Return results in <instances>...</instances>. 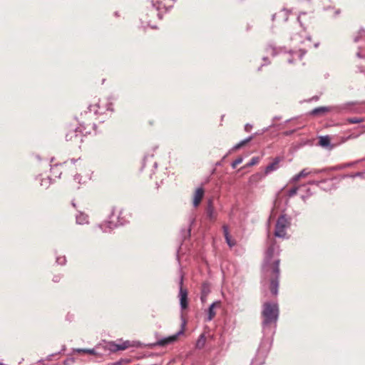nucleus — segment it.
Masks as SVG:
<instances>
[{
	"label": "nucleus",
	"instance_id": "obj_1",
	"mask_svg": "<svg viewBox=\"0 0 365 365\" xmlns=\"http://www.w3.org/2000/svg\"><path fill=\"white\" fill-rule=\"evenodd\" d=\"M278 247L271 245L266 253L263 264V272L267 277H270L269 289L274 295L278 293L279 276V259L277 258Z\"/></svg>",
	"mask_w": 365,
	"mask_h": 365
},
{
	"label": "nucleus",
	"instance_id": "obj_2",
	"mask_svg": "<svg viewBox=\"0 0 365 365\" xmlns=\"http://www.w3.org/2000/svg\"><path fill=\"white\" fill-rule=\"evenodd\" d=\"M262 316L263 319V329H266L272 324H275L279 316V308L277 304L273 302H265L263 304Z\"/></svg>",
	"mask_w": 365,
	"mask_h": 365
},
{
	"label": "nucleus",
	"instance_id": "obj_3",
	"mask_svg": "<svg viewBox=\"0 0 365 365\" xmlns=\"http://www.w3.org/2000/svg\"><path fill=\"white\" fill-rule=\"evenodd\" d=\"M270 344L262 342L257 351L256 356L252 361V365H262L264 363L265 359L269 350Z\"/></svg>",
	"mask_w": 365,
	"mask_h": 365
},
{
	"label": "nucleus",
	"instance_id": "obj_4",
	"mask_svg": "<svg viewBox=\"0 0 365 365\" xmlns=\"http://www.w3.org/2000/svg\"><path fill=\"white\" fill-rule=\"evenodd\" d=\"M289 221L284 215L280 216L276 223L274 235L278 237H285L286 230L289 227Z\"/></svg>",
	"mask_w": 365,
	"mask_h": 365
},
{
	"label": "nucleus",
	"instance_id": "obj_5",
	"mask_svg": "<svg viewBox=\"0 0 365 365\" xmlns=\"http://www.w3.org/2000/svg\"><path fill=\"white\" fill-rule=\"evenodd\" d=\"M133 344L130 341H125L120 343L109 342L106 344V348L110 351H116L119 350H125Z\"/></svg>",
	"mask_w": 365,
	"mask_h": 365
},
{
	"label": "nucleus",
	"instance_id": "obj_6",
	"mask_svg": "<svg viewBox=\"0 0 365 365\" xmlns=\"http://www.w3.org/2000/svg\"><path fill=\"white\" fill-rule=\"evenodd\" d=\"M292 41H293L296 44L298 43L305 44V47L311 46V38L308 36L305 31H302V34H296L293 35L291 38Z\"/></svg>",
	"mask_w": 365,
	"mask_h": 365
},
{
	"label": "nucleus",
	"instance_id": "obj_7",
	"mask_svg": "<svg viewBox=\"0 0 365 365\" xmlns=\"http://www.w3.org/2000/svg\"><path fill=\"white\" fill-rule=\"evenodd\" d=\"M182 276L180 278V292H179V297H180V304L181 309H185L187 307V292L186 289L182 288Z\"/></svg>",
	"mask_w": 365,
	"mask_h": 365
},
{
	"label": "nucleus",
	"instance_id": "obj_8",
	"mask_svg": "<svg viewBox=\"0 0 365 365\" xmlns=\"http://www.w3.org/2000/svg\"><path fill=\"white\" fill-rule=\"evenodd\" d=\"M220 307H221L220 301L214 302L208 308L207 316L206 320L208 322L212 320L213 318L216 315L215 309L220 308Z\"/></svg>",
	"mask_w": 365,
	"mask_h": 365
},
{
	"label": "nucleus",
	"instance_id": "obj_9",
	"mask_svg": "<svg viewBox=\"0 0 365 365\" xmlns=\"http://www.w3.org/2000/svg\"><path fill=\"white\" fill-rule=\"evenodd\" d=\"M182 333H183V330L181 329L178 333H176L175 334H174L173 336L165 337V338H163V339L159 340L158 341V344L160 346H165L167 344H172L174 341H175L177 340L178 337L180 335L182 334Z\"/></svg>",
	"mask_w": 365,
	"mask_h": 365
},
{
	"label": "nucleus",
	"instance_id": "obj_10",
	"mask_svg": "<svg viewBox=\"0 0 365 365\" xmlns=\"http://www.w3.org/2000/svg\"><path fill=\"white\" fill-rule=\"evenodd\" d=\"M116 227V225L112 222L111 220L103 222V223L98 225L97 228L101 230L103 232H109L113 228Z\"/></svg>",
	"mask_w": 365,
	"mask_h": 365
},
{
	"label": "nucleus",
	"instance_id": "obj_11",
	"mask_svg": "<svg viewBox=\"0 0 365 365\" xmlns=\"http://www.w3.org/2000/svg\"><path fill=\"white\" fill-rule=\"evenodd\" d=\"M203 196H204V190L202 187L197 188L195 190V192L193 196V202L192 203H193V206L195 207H197L200 205Z\"/></svg>",
	"mask_w": 365,
	"mask_h": 365
},
{
	"label": "nucleus",
	"instance_id": "obj_12",
	"mask_svg": "<svg viewBox=\"0 0 365 365\" xmlns=\"http://www.w3.org/2000/svg\"><path fill=\"white\" fill-rule=\"evenodd\" d=\"M281 161V158L277 157V158H275L273 160L272 163H271L270 164H269L266 168H265V174L267 175L269 173H270L272 171H274L276 170H277L279 168V163H280Z\"/></svg>",
	"mask_w": 365,
	"mask_h": 365
},
{
	"label": "nucleus",
	"instance_id": "obj_13",
	"mask_svg": "<svg viewBox=\"0 0 365 365\" xmlns=\"http://www.w3.org/2000/svg\"><path fill=\"white\" fill-rule=\"evenodd\" d=\"M319 145L322 148L329 150H331L334 147L332 145H331V140L328 135L319 137Z\"/></svg>",
	"mask_w": 365,
	"mask_h": 365
},
{
	"label": "nucleus",
	"instance_id": "obj_14",
	"mask_svg": "<svg viewBox=\"0 0 365 365\" xmlns=\"http://www.w3.org/2000/svg\"><path fill=\"white\" fill-rule=\"evenodd\" d=\"M207 215L210 220H213L215 217V209L212 205V201L211 200L208 202V205L207 208Z\"/></svg>",
	"mask_w": 365,
	"mask_h": 365
},
{
	"label": "nucleus",
	"instance_id": "obj_15",
	"mask_svg": "<svg viewBox=\"0 0 365 365\" xmlns=\"http://www.w3.org/2000/svg\"><path fill=\"white\" fill-rule=\"evenodd\" d=\"M76 222L79 225H83L88 222V217L84 213H79L76 215Z\"/></svg>",
	"mask_w": 365,
	"mask_h": 365
},
{
	"label": "nucleus",
	"instance_id": "obj_16",
	"mask_svg": "<svg viewBox=\"0 0 365 365\" xmlns=\"http://www.w3.org/2000/svg\"><path fill=\"white\" fill-rule=\"evenodd\" d=\"M330 110H331L330 107L322 106V107H319V108H314V110H312L311 113L312 115H317L324 113L330 111Z\"/></svg>",
	"mask_w": 365,
	"mask_h": 365
},
{
	"label": "nucleus",
	"instance_id": "obj_17",
	"mask_svg": "<svg viewBox=\"0 0 365 365\" xmlns=\"http://www.w3.org/2000/svg\"><path fill=\"white\" fill-rule=\"evenodd\" d=\"M74 352L89 354L91 355H98L96 349H76L73 350Z\"/></svg>",
	"mask_w": 365,
	"mask_h": 365
},
{
	"label": "nucleus",
	"instance_id": "obj_18",
	"mask_svg": "<svg viewBox=\"0 0 365 365\" xmlns=\"http://www.w3.org/2000/svg\"><path fill=\"white\" fill-rule=\"evenodd\" d=\"M223 232L227 243L230 247H233L235 245V242L230 240L228 232V227L226 225L223 226Z\"/></svg>",
	"mask_w": 365,
	"mask_h": 365
},
{
	"label": "nucleus",
	"instance_id": "obj_19",
	"mask_svg": "<svg viewBox=\"0 0 365 365\" xmlns=\"http://www.w3.org/2000/svg\"><path fill=\"white\" fill-rule=\"evenodd\" d=\"M206 339L204 334H201L196 342V347L202 349L205 344Z\"/></svg>",
	"mask_w": 365,
	"mask_h": 365
},
{
	"label": "nucleus",
	"instance_id": "obj_20",
	"mask_svg": "<svg viewBox=\"0 0 365 365\" xmlns=\"http://www.w3.org/2000/svg\"><path fill=\"white\" fill-rule=\"evenodd\" d=\"M319 173V170H309L307 168H305V169H303L300 173H299V175L301 176V178H305L307 177V175H309V174L311 173Z\"/></svg>",
	"mask_w": 365,
	"mask_h": 365
},
{
	"label": "nucleus",
	"instance_id": "obj_21",
	"mask_svg": "<svg viewBox=\"0 0 365 365\" xmlns=\"http://www.w3.org/2000/svg\"><path fill=\"white\" fill-rule=\"evenodd\" d=\"M210 292V285L207 283H204L202 286L201 289V294L205 296H207Z\"/></svg>",
	"mask_w": 365,
	"mask_h": 365
},
{
	"label": "nucleus",
	"instance_id": "obj_22",
	"mask_svg": "<svg viewBox=\"0 0 365 365\" xmlns=\"http://www.w3.org/2000/svg\"><path fill=\"white\" fill-rule=\"evenodd\" d=\"M361 39L365 41V30H360L358 36L354 38L356 42H359Z\"/></svg>",
	"mask_w": 365,
	"mask_h": 365
},
{
	"label": "nucleus",
	"instance_id": "obj_23",
	"mask_svg": "<svg viewBox=\"0 0 365 365\" xmlns=\"http://www.w3.org/2000/svg\"><path fill=\"white\" fill-rule=\"evenodd\" d=\"M347 121L349 123H361L364 121V119L361 118H357V117H354V118H349L347 119Z\"/></svg>",
	"mask_w": 365,
	"mask_h": 365
},
{
	"label": "nucleus",
	"instance_id": "obj_24",
	"mask_svg": "<svg viewBox=\"0 0 365 365\" xmlns=\"http://www.w3.org/2000/svg\"><path fill=\"white\" fill-rule=\"evenodd\" d=\"M305 53H306V51H305V49H304V48H299V53H297V52H292V56H293V55L297 56L298 58H299V59H301V58H302V56L303 55H304V54H305Z\"/></svg>",
	"mask_w": 365,
	"mask_h": 365
},
{
	"label": "nucleus",
	"instance_id": "obj_25",
	"mask_svg": "<svg viewBox=\"0 0 365 365\" xmlns=\"http://www.w3.org/2000/svg\"><path fill=\"white\" fill-rule=\"evenodd\" d=\"M259 162V157H253L251 160L247 163V166H253L255 165H257Z\"/></svg>",
	"mask_w": 365,
	"mask_h": 365
},
{
	"label": "nucleus",
	"instance_id": "obj_26",
	"mask_svg": "<svg viewBox=\"0 0 365 365\" xmlns=\"http://www.w3.org/2000/svg\"><path fill=\"white\" fill-rule=\"evenodd\" d=\"M50 184H51V179L49 178L41 180V186L47 187L49 186Z\"/></svg>",
	"mask_w": 365,
	"mask_h": 365
},
{
	"label": "nucleus",
	"instance_id": "obj_27",
	"mask_svg": "<svg viewBox=\"0 0 365 365\" xmlns=\"http://www.w3.org/2000/svg\"><path fill=\"white\" fill-rule=\"evenodd\" d=\"M243 159L242 157L237 158L235 160H234L232 163V168H235L238 165H240L242 162Z\"/></svg>",
	"mask_w": 365,
	"mask_h": 365
},
{
	"label": "nucleus",
	"instance_id": "obj_28",
	"mask_svg": "<svg viewBox=\"0 0 365 365\" xmlns=\"http://www.w3.org/2000/svg\"><path fill=\"white\" fill-rule=\"evenodd\" d=\"M253 137L252 136H250L248 138H247L246 139L243 140H241L240 143H239V145L240 146V148H242V146H244L245 145H246L247 143H249L250 141H251L252 140Z\"/></svg>",
	"mask_w": 365,
	"mask_h": 365
},
{
	"label": "nucleus",
	"instance_id": "obj_29",
	"mask_svg": "<svg viewBox=\"0 0 365 365\" xmlns=\"http://www.w3.org/2000/svg\"><path fill=\"white\" fill-rule=\"evenodd\" d=\"M66 262V259L65 256L58 257L56 258V262L58 264L63 265V264H65Z\"/></svg>",
	"mask_w": 365,
	"mask_h": 365
},
{
	"label": "nucleus",
	"instance_id": "obj_30",
	"mask_svg": "<svg viewBox=\"0 0 365 365\" xmlns=\"http://www.w3.org/2000/svg\"><path fill=\"white\" fill-rule=\"evenodd\" d=\"M150 4L152 5V6L153 8H155L156 10H159L160 9V5L161 4V3L160 2H156L155 3L153 0L150 1Z\"/></svg>",
	"mask_w": 365,
	"mask_h": 365
},
{
	"label": "nucleus",
	"instance_id": "obj_31",
	"mask_svg": "<svg viewBox=\"0 0 365 365\" xmlns=\"http://www.w3.org/2000/svg\"><path fill=\"white\" fill-rule=\"evenodd\" d=\"M364 175V174L363 173H356L354 175H344V178H346V177H351V178H355V177H363Z\"/></svg>",
	"mask_w": 365,
	"mask_h": 365
},
{
	"label": "nucleus",
	"instance_id": "obj_32",
	"mask_svg": "<svg viewBox=\"0 0 365 365\" xmlns=\"http://www.w3.org/2000/svg\"><path fill=\"white\" fill-rule=\"evenodd\" d=\"M297 190H298V188H297V187L292 188V189L289 191V197H292V196H294V195H296V194H297Z\"/></svg>",
	"mask_w": 365,
	"mask_h": 365
},
{
	"label": "nucleus",
	"instance_id": "obj_33",
	"mask_svg": "<svg viewBox=\"0 0 365 365\" xmlns=\"http://www.w3.org/2000/svg\"><path fill=\"white\" fill-rule=\"evenodd\" d=\"M301 176L299 175V173H298L297 175H294L292 178V182H297V181H299L300 179H301Z\"/></svg>",
	"mask_w": 365,
	"mask_h": 365
},
{
	"label": "nucleus",
	"instance_id": "obj_34",
	"mask_svg": "<svg viewBox=\"0 0 365 365\" xmlns=\"http://www.w3.org/2000/svg\"><path fill=\"white\" fill-rule=\"evenodd\" d=\"M240 148V146L239 145V143L236 144L230 150L229 153H231L233 150H236Z\"/></svg>",
	"mask_w": 365,
	"mask_h": 365
},
{
	"label": "nucleus",
	"instance_id": "obj_35",
	"mask_svg": "<svg viewBox=\"0 0 365 365\" xmlns=\"http://www.w3.org/2000/svg\"><path fill=\"white\" fill-rule=\"evenodd\" d=\"M355 163H346V164H344L341 168H344L350 167V166H352L353 165H354Z\"/></svg>",
	"mask_w": 365,
	"mask_h": 365
},
{
	"label": "nucleus",
	"instance_id": "obj_36",
	"mask_svg": "<svg viewBox=\"0 0 365 365\" xmlns=\"http://www.w3.org/2000/svg\"><path fill=\"white\" fill-rule=\"evenodd\" d=\"M251 128H252V125H250V124H247V125H245V130H246V131H247V132H248V131H250V130Z\"/></svg>",
	"mask_w": 365,
	"mask_h": 365
},
{
	"label": "nucleus",
	"instance_id": "obj_37",
	"mask_svg": "<svg viewBox=\"0 0 365 365\" xmlns=\"http://www.w3.org/2000/svg\"><path fill=\"white\" fill-rule=\"evenodd\" d=\"M207 297V296L204 297V295L201 294L200 299H201L202 302H205L206 301Z\"/></svg>",
	"mask_w": 365,
	"mask_h": 365
},
{
	"label": "nucleus",
	"instance_id": "obj_38",
	"mask_svg": "<svg viewBox=\"0 0 365 365\" xmlns=\"http://www.w3.org/2000/svg\"><path fill=\"white\" fill-rule=\"evenodd\" d=\"M267 50H269V51H270V52H271V53H272V55H274V53H274V48L273 47L270 46L269 48H267Z\"/></svg>",
	"mask_w": 365,
	"mask_h": 365
},
{
	"label": "nucleus",
	"instance_id": "obj_39",
	"mask_svg": "<svg viewBox=\"0 0 365 365\" xmlns=\"http://www.w3.org/2000/svg\"><path fill=\"white\" fill-rule=\"evenodd\" d=\"M79 177H80V176H79L78 175H76V176H75V178H74V179H75L76 180H78V183H81V180L79 179Z\"/></svg>",
	"mask_w": 365,
	"mask_h": 365
},
{
	"label": "nucleus",
	"instance_id": "obj_40",
	"mask_svg": "<svg viewBox=\"0 0 365 365\" xmlns=\"http://www.w3.org/2000/svg\"><path fill=\"white\" fill-rule=\"evenodd\" d=\"M281 14L287 16V11L283 10V11H281Z\"/></svg>",
	"mask_w": 365,
	"mask_h": 365
},
{
	"label": "nucleus",
	"instance_id": "obj_41",
	"mask_svg": "<svg viewBox=\"0 0 365 365\" xmlns=\"http://www.w3.org/2000/svg\"><path fill=\"white\" fill-rule=\"evenodd\" d=\"M302 14H304V13L300 14L299 15V16H298V21H300V19H301V17H302Z\"/></svg>",
	"mask_w": 365,
	"mask_h": 365
},
{
	"label": "nucleus",
	"instance_id": "obj_42",
	"mask_svg": "<svg viewBox=\"0 0 365 365\" xmlns=\"http://www.w3.org/2000/svg\"><path fill=\"white\" fill-rule=\"evenodd\" d=\"M293 60H294V56L292 57V59H288V61H289V63H292Z\"/></svg>",
	"mask_w": 365,
	"mask_h": 365
},
{
	"label": "nucleus",
	"instance_id": "obj_43",
	"mask_svg": "<svg viewBox=\"0 0 365 365\" xmlns=\"http://www.w3.org/2000/svg\"><path fill=\"white\" fill-rule=\"evenodd\" d=\"M159 19H160L162 17H161V15L160 14H158Z\"/></svg>",
	"mask_w": 365,
	"mask_h": 365
}]
</instances>
